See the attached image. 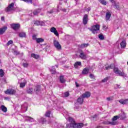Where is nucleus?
Masks as SVG:
<instances>
[{
  "mask_svg": "<svg viewBox=\"0 0 128 128\" xmlns=\"http://www.w3.org/2000/svg\"><path fill=\"white\" fill-rule=\"evenodd\" d=\"M22 66H23L24 68H28V63H24Z\"/></svg>",
  "mask_w": 128,
  "mask_h": 128,
  "instance_id": "obj_48",
  "label": "nucleus"
},
{
  "mask_svg": "<svg viewBox=\"0 0 128 128\" xmlns=\"http://www.w3.org/2000/svg\"><path fill=\"white\" fill-rule=\"evenodd\" d=\"M119 102L121 104H128V99L126 100H118Z\"/></svg>",
  "mask_w": 128,
  "mask_h": 128,
  "instance_id": "obj_14",
  "label": "nucleus"
},
{
  "mask_svg": "<svg viewBox=\"0 0 128 128\" xmlns=\"http://www.w3.org/2000/svg\"><path fill=\"white\" fill-rule=\"evenodd\" d=\"M108 78L106 77V78H104L102 80V82H108Z\"/></svg>",
  "mask_w": 128,
  "mask_h": 128,
  "instance_id": "obj_44",
  "label": "nucleus"
},
{
  "mask_svg": "<svg viewBox=\"0 0 128 128\" xmlns=\"http://www.w3.org/2000/svg\"><path fill=\"white\" fill-rule=\"evenodd\" d=\"M23 2H30V4H32V0H21Z\"/></svg>",
  "mask_w": 128,
  "mask_h": 128,
  "instance_id": "obj_42",
  "label": "nucleus"
},
{
  "mask_svg": "<svg viewBox=\"0 0 128 128\" xmlns=\"http://www.w3.org/2000/svg\"><path fill=\"white\" fill-rule=\"evenodd\" d=\"M50 31L51 32H53V34H55L56 36H59L58 32V30H56V28L54 27L51 28Z\"/></svg>",
  "mask_w": 128,
  "mask_h": 128,
  "instance_id": "obj_9",
  "label": "nucleus"
},
{
  "mask_svg": "<svg viewBox=\"0 0 128 128\" xmlns=\"http://www.w3.org/2000/svg\"><path fill=\"white\" fill-rule=\"evenodd\" d=\"M34 16H36V14H38V13H37L36 10L34 12Z\"/></svg>",
  "mask_w": 128,
  "mask_h": 128,
  "instance_id": "obj_53",
  "label": "nucleus"
},
{
  "mask_svg": "<svg viewBox=\"0 0 128 128\" xmlns=\"http://www.w3.org/2000/svg\"><path fill=\"white\" fill-rule=\"evenodd\" d=\"M120 118V116H114L112 119V122L105 121L104 122V124H111L112 126H116V124H117L116 120H118Z\"/></svg>",
  "mask_w": 128,
  "mask_h": 128,
  "instance_id": "obj_1",
  "label": "nucleus"
},
{
  "mask_svg": "<svg viewBox=\"0 0 128 128\" xmlns=\"http://www.w3.org/2000/svg\"><path fill=\"white\" fill-rule=\"evenodd\" d=\"M77 102L78 104H82L84 102V98L82 97V96H80V97L78 98Z\"/></svg>",
  "mask_w": 128,
  "mask_h": 128,
  "instance_id": "obj_19",
  "label": "nucleus"
},
{
  "mask_svg": "<svg viewBox=\"0 0 128 128\" xmlns=\"http://www.w3.org/2000/svg\"><path fill=\"white\" fill-rule=\"evenodd\" d=\"M56 66V68H58V66Z\"/></svg>",
  "mask_w": 128,
  "mask_h": 128,
  "instance_id": "obj_64",
  "label": "nucleus"
},
{
  "mask_svg": "<svg viewBox=\"0 0 128 128\" xmlns=\"http://www.w3.org/2000/svg\"><path fill=\"white\" fill-rule=\"evenodd\" d=\"M33 40H34V36H33Z\"/></svg>",
  "mask_w": 128,
  "mask_h": 128,
  "instance_id": "obj_63",
  "label": "nucleus"
},
{
  "mask_svg": "<svg viewBox=\"0 0 128 128\" xmlns=\"http://www.w3.org/2000/svg\"><path fill=\"white\" fill-rule=\"evenodd\" d=\"M26 80H24L23 82L20 83V86L22 88L26 86Z\"/></svg>",
  "mask_w": 128,
  "mask_h": 128,
  "instance_id": "obj_26",
  "label": "nucleus"
},
{
  "mask_svg": "<svg viewBox=\"0 0 128 128\" xmlns=\"http://www.w3.org/2000/svg\"><path fill=\"white\" fill-rule=\"evenodd\" d=\"M32 58H36V60H38L40 58V56L34 54H31Z\"/></svg>",
  "mask_w": 128,
  "mask_h": 128,
  "instance_id": "obj_31",
  "label": "nucleus"
},
{
  "mask_svg": "<svg viewBox=\"0 0 128 128\" xmlns=\"http://www.w3.org/2000/svg\"><path fill=\"white\" fill-rule=\"evenodd\" d=\"M88 46H90V44L88 43L82 44L79 46V48H88Z\"/></svg>",
  "mask_w": 128,
  "mask_h": 128,
  "instance_id": "obj_20",
  "label": "nucleus"
},
{
  "mask_svg": "<svg viewBox=\"0 0 128 128\" xmlns=\"http://www.w3.org/2000/svg\"><path fill=\"white\" fill-rule=\"evenodd\" d=\"M88 16L86 14H85L82 18V22L83 24L86 26L88 24Z\"/></svg>",
  "mask_w": 128,
  "mask_h": 128,
  "instance_id": "obj_8",
  "label": "nucleus"
},
{
  "mask_svg": "<svg viewBox=\"0 0 128 128\" xmlns=\"http://www.w3.org/2000/svg\"><path fill=\"white\" fill-rule=\"evenodd\" d=\"M36 12H37V14H39V12H40V9H38L36 10Z\"/></svg>",
  "mask_w": 128,
  "mask_h": 128,
  "instance_id": "obj_52",
  "label": "nucleus"
},
{
  "mask_svg": "<svg viewBox=\"0 0 128 128\" xmlns=\"http://www.w3.org/2000/svg\"><path fill=\"white\" fill-rule=\"evenodd\" d=\"M119 116H120L122 120H124L126 118V114L124 112H122V114H119Z\"/></svg>",
  "mask_w": 128,
  "mask_h": 128,
  "instance_id": "obj_34",
  "label": "nucleus"
},
{
  "mask_svg": "<svg viewBox=\"0 0 128 128\" xmlns=\"http://www.w3.org/2000/svg\"><path fill=\"white\" fill-rule=\"evenodd\" d=\"M14 44V41L10 40L7 42L6 46H10V44Z\"/></svg>",
  "mask_w": 128,
  "mask_h": 128,
  "instance_id": "obj_40",
  "label": "nucleus"
},
{
  "mask_svg": "<svg viewBox=\"0 0 128 128\" xmlns=\"http://www.w3.org/2000/svg\"><path fill=\"white\" fill-rule=\"evenodd\" d=\"M16 10L14 8V3L12 2L8 5V6L5 8V12H10Z\"/></svg>",
  "mask_w": 128,
  "mask_h": 128,
  "instance_id": "obj_3",
  "label": "nucleus"
},
{
  "mask_svg": "<svg viewBox=\"0 0 128 128\" xmlns=\"http://www.w3.org/2000/svg\"><path fill=\"white\" fill-rule=\"evenodd\" d=\"M13 54H15L16 56H18V54H20V52H18V51L16 50H14L13 52Z\"/></svg>",
  "mask_w": 128,
  "mask_h": 128,
  "instance_id": "obj_47",
  "label": "nucleus"
},
{
  "mask_svg": "<svg viewBox=\"0 0 128 128\" xmlns=\"http://www.w3.org/2000/svg\"><path fill=\"white\" fill-rule=\"evenodd\" d=\"M97 116L96 115H94V116H93V118H97Z\"/></svg>",
  "mask_w": 128,
  "mask_h": 128,
  "instance_id": "obj_57",
  "label": "nucleus"
},
{
  "mask_svg": "<svg viewBox=\"0 0 128 128\" xmlns=\"http://www.w3.org/2000/svg\"><path fill=\"white\" fill-rule=\"evenodd\" d=\"M122 128H124V126H122Z\"/></svg>",
  "mask_w": 128,
  "mask_h": 128,
  "instance_id": "obj_62",
  "label": "nucleus"
},
{
  "mask_svg": "<svg viewBox=\"0 0 128 128\" xmlns=\"http://www.w3.org/2000/svg\"><path fill=\"white\" fill-rule=\"evenodd\" d=\"M68 120L70 122V124H74V123H76V122L74 121V118H72V117H69Z\"/></svg>",
  "mask_w": 128,
  "mask_h": 128,
  "instance_id": "obj_33",
  "label": "nucleus"
},
{
  "mask_svg": "<svg viewBox=\"0 0 128 128\" xmlns=\"http://www.w3.org/2000/svg\"><path fill=\"white\" fill-rule=\"evenodd\" d=\"M106 100L110 102V100H114V96H112L110 97H108L106 98Z\"/></svg>",
  "mask_w": 128,
  "mask_h": 128,
  "instance_id": "obj_39",
  "label": "nucleus"
},
{
  "mask_svg": "<svg viewBox=\"0 0 128 128\" xmlns=\"http://www.w3.org/2000/svg\"><path fill=\"white\" fill-rule=\"evenodd\" d=\"M88 72H90V69H88V68H84L82 72V74H88Z\"/></svg>",
  "mask_w": 128,
  "mask_h": 128,
  "instance_id": "obj_21",
  "label": "nucleus"
},
{
  "mask_svg": "<svg viewBox=\"0 0 128 128\" xmlns=\"http://www.w3.org/2000/svg\"><path fill=\"white\" fill-rule=\"evenodd\" d=\"M60 82L61 84H64L66 82V79L64 76H60Z\"/></svg>",
  "mask_w": 128,
  "mask_h": 128,
  "instance_id": "obj_16",
  "label": "nucleus"
},
{
  "mask_svg": "<svg viewBox=\"0 0 128 128\" xmlns=\"http://www.w3.org/2000/svg\"><path fill=\"white\" fill-rule=\"evenodd\" d=\"M8 30L7 26H4L2 28H0V34H4L6 32V30Z\"/></svg>",
  "mask_w": 128,
  "mask_h": 128,
  "instance_id": "obj_13",
  "label": "nucleus"
},
{
  "mask_svg": "<svg viewBox=\"0 0 128 128\" xmlns=\"http://www.w3.org/2000/svg\"><path fill=\"white\" fill-rule=\"evenodd\" d=\"M25 118H26V120H28V122H34V118L28 116H25Z\"/></svg>",
  "mask_w": 128,
  "mask_h": 128,
  "instance_id": "obj_29",
  "label": "nucleus"
},
{
  "mask_svg": "<svg viewBox=\"0 0 128 128\" xmlns=\"http://www.w3.org/2000/svg\"><path fill=\"white\" fill-rule=\"evenodd\" d=\"M45 116L47 117V118H50V111H48L46 112Z\"/></svg>",
  "mask_w": 128,
  "mask_h": 128,
  "instance_id": "obj_38",
  "label": "nucleus"
},
{
  "mask_svg": "<svg viewBox=\"0 0 128 128\" xmlns=\"http://www.w3.org/2000/svg\"><path fill=\"white\" fill-rule=\"evenodd\" d=\"M114 8H116V10H120V6L118 4H115Z\"/></svg>",
  "mask_w": 128,
  "mask_h": 128,
  "instance_id": "obj_49",
  "label": "nucleus"
},
{
  "mask_svg": "<svg viewBox=\"0 0 128 128\" xmlns=\"http://www.w3.org/2000/svg\"><path fill=\"white\" fill-rule=\"evenodd\" d=\"M100 26L98 24L94 25L91 27V28H89L90 30L94 34H98V32L100 30Z\"/></svg>",
  "mask_w": 128,
  "mask_h": 128,
  "instance_id": "obj_4",
  "label": "nucleus"
},
{
  "mask_svg": "<svg viewBox=\"0 0 128 128\" xmlns=\"http://www.w3.org/2000/svg\"><path fill=\"white\" fill-rule=\"evenodd\" d=\"M76 86L77 88H78L80 86V85H78V82H76Z\"/></svg>",
  "mask_w": 128,
  "mask_h": 128,
  "instance_id": "obj_55",
  "label": "nucleus"
},
{
  "mask_svg": "<svg viewBox=\"0 0 128 128\" xmlns=\"http://www.w3.org/2000/svg\"><path fill=\"white\" fill-rule=\"evenodd\" d=\"M16 91L14 89H8L5 91V94H15Z\"/></svg>",
  "mask_w": 128,
  "mask_h": 128,
  "instance_id": "obj_7",
  "label": "nucleus"
},
{
  "mask_svg": "<svg viewBox=\"0 0 128 128\" xmlns=\"http://www.w3.org/2000/svg\"><path fill=\"white\" fill-rule=\"evenodd\" d=\"M98 38L101 40H104V35L102 34H100L98 35Z\"/></svg>",
  "mask_w": 128,
  "mask_h": 128,
  "instance_id": "obj_37",
  "label": "nucleus"
},
{
  "mask_svg": "<svg viewBox=\"0 0 128 128\" xmlns=\"http://www.w3.org/2000/svg\"><path fill=\"white\" fill-rule=\"evenodd\" d=\"M26 32H20L19 33V36L20 38H26Z\"/></svg>",
  "mask_w": 128,
  "mask_h": 128,
  "instance_id": "obj_30",
  "label": "nucleus"
},
{
  "mask_svg": "<svg viewBox=\"0 0 128 128\" xmlns=\"http://www.w3.org/2000/svg\"><path fill=\"white\" fill-rule=\"evenodd\" d=\"M80 66H82V62H77L74 64V66L76 68H78Z\"/></svg>",
  "mask_w": 128,
  "mask_h": 128,
  "instance_id": "obj_23",
  "label": "nucleus"
},
{
  "mask_svg": "<svg viewBox=\"0 0 128 128\" xmlns=\"http://www.w3.org/2000/svg\"><path fill=\"white\" fill-rule=\"evenodd\" d=\"M84 126L82 123H70L66 124V128H82Z\"/></svg>",
  "mask_w": 128,
  "mask_h": 128,
  "instance_id": "obj_2",
  "label": "nucleus"
},
{
  "mask_svg": "<svg viewBox=\"0 0 128 128\" xmlns=\"http://www.w3.org/2000/svg\"><path fill=\"white\" fill-rule=\"evenodd\" d=\"M120 44L122 48H124L126 46V41L124 40L122 41Z\"/></svg>",
  "mask_w": 128,
  "mask_h": 128,
  "instance_id": "obj_25",
  "label": "nucleus"
},
{
  "mask_svg": "<svg viewBox=\"0 0 128 128\" xmlns=\"http://www.w3.org/2000/svg\"><path fill=\"white\" fill-rule=\"evenodd\" d=\"M62 11L66 12V9H62Z\"/></svg>",
  "mask_w": 128,
  "mask_h": 128,
  "instance_id": "obj_60",
  "label": "nucleus"
},
{
  "mask_svg": "<svg viewBox=\"0 0 128 128\" xmlns=\"http://www.w3.org/2000/svg\"><path fill=\"white\" fill-rule=\"evenodd\" d=\"M34 90L36 94H38L40 92V86H36L35 88L34 89Z\"/></svg>",
  "mask_w": 128,
  "mask_h": 128,
  "instance_id": "obj_18",
  "label": "nucleus"
},
{
  "mask_svg": "<svg viewBox=\"0 0 128 128\" xmlns=\"http://www.w3.org/2000/svg\"><path fill=\"white\" fill-rule=\"evenodd\" d=\"M96 128H102V126H98Z\"/></svg>",
  "mask_w": 128,
  "mask_h": 128,
  "instance_id": "obj_59",
  "label": "nucleus"
},
{
  "mask_svg": "<svg viewBox=\"0 0 128 128\" xmlns=\"http://www.w3.org/2000/svg\"><path fill=\"white\" fill-rule=\"evenodd\" d=\"M1 20H4V18L2 17Z\"/></svg>",
  "mask_w": 128,
  "mask_h": 128,
  "instance_id": "obj_58",
  "label": "nucleus"
},
{
  "mask_svg": "<svg viewBox=\"0 0 128 128\" xmlns=\"http://www.w3.org/2000/svg\"><path fill=\"white\" fill-rule=\"evenodd\" d=\"M114 88L118 90V88H120V86L118 84H116L114 86Z\"/></svg>",
  "mask_w": 128,
  "mask_h": 128,
  "instance_id": "obj_43",
  "label": "nucleus"
},
{
  "mask_svg": "<svg viewBox=\"0 0 128 128\" xmlns=\"http://www.w3.org/2000/svg\"><path fill=\"white\" fill-rule=\"evenodd\" d=\"M11 26L13 30H18L20 28V24H12Z\"/></svg>",
  "mask_w": 128,
  "mask_h": 128,
  "instance_id": "obj_11",
  "label": "nucleus"
},
{
  "mask_svg": "<svg viewBox=\"0 0 128 128\" xmlns=\"http://www.w3.org/2000/svg\"><path fill=\"white\" fill-rule=\"evenodd\" d=\"M54 46H55L56 48L58 50H62V45H60L58 41L57 40H54Z\"/></svg>",
  "mask_w": 128,
  "mask_h": 128,
  "instance_id": "obj_6",
  "label": "nucleus"
},
{
  "mask_svg": "<svg viewBox=\"0 0 128 128\" xmlns=\"http://www.w3.org/2000/svg\"><path fill=\"white\" fill-rule=\"evenodd\" d=\"M80 58L82 60H86V55L83 52H80Z\"/></svg>",
  "mask_w": 128,
  "mask_h": 128,
  "instance_id": "obj_17",
  "label": "nucleus"
},
{
  "mask_svg": "<svg viewBox=\"0 0 128 128\" xmlns=\"http://www.w3.org/2000/svg\"><path fill=\"white\" fill-rule=\"evenodd\" d=\"M4 76V70L2 69H0V76L2 78Z\"/></svg>",
  "mask_w": 128,
  "mask_h": 128,
  "instance_id": "obj_35",
  "label": "nucleus"
},
{
  "mask_svg": "<svg viewBox=\"0 0 128 128\" xmlns=\"http://www.w3.org/2000/svg\"><path fill=\"white\" fill-rule=\"evenodd\" d=\"M22 110H24V112H26L28 110V104L26 103H24L22 106Z\"/></svg>",
  "mask_w": 128,
  "mask_h": 128,
  "instance_id": "obj_22",
  "label": "nucleus"
},
{
  "mask_svg": "<svg viewBox=\"0 0 128 128\" xmlns=\"http://www.w3.org/2000/svg\"><path fill=\"white\" fill-rule=\"evenodd\" d=\"M34 24H35V26H40V22L35 21Z\"/></svg>",
  "mask_w": 128,
  "mask_h": 128,
  "instance_id": "obj_41",
  "label": "nucleus"
},
{
  "mask_svg": "<svg viewBox=\"0 0 128 128\" xmlns=\"http://www.w3.org/2000/svg\"><path fill=\"white\" fill-rule=\"evenodd\" d=\"M111 2H114V0H110Z\"/></svg>",
  "mask_w": 128,
  "mask_h": 128,
  "instance_id": "obj_61",
  "label": "nucleus"
},
{
  "mask_svg": "<svg viewBox=\"0 0 128 128\" xmlns=\"http://www.w3.org/2000/svg\"><path fill=\"white\" fill-rule=\"evenodd\" d=\"M98 2H100V4H102L106 6V2L104 0H98Z\"/></svg>",
  "mask_w": 128,
  "mask_h": 128,
  "instance_id": "obj_36",
  "label": "nucleus"
},
{
  "mask_svg": "<svg viewBox=\"0 0 128 128\" xmlns=\"http://www.w3.org/2000/svg\"><path fill=\"white\" fill-rule=\"evenodd\" d=\"M90 78H94V76L92 74H90Z\"/></svg>",
  "mask_w": 128,
  "mask_h": 128,
  "instance_id": "obj_50",
  "label": "nucleus"
},
{
  "mask_svg": "<svg viewBox=\"0 0 128 128\" xmlns=\"http://www.w3.org/2000/svg\"><path fill=\"white\" fill-rule=\"evenodd\" d=\"M1 110L2 112H6L8 111V108L4 105L1 106Z\"/></svg>",
  "mask_w": 128,
  "mask_h": 128,
  "instance_id": "obj_27",
  "label": "nucleus"
},
{
  "mask_svg": "<svg viewBox=\"0 0 128 128\" xmlns=\"http://www.w3.org/2000/svg\"><path fill=\"white\" fill-rule=\"evenodd\" d=\"M54 12V9H53L52 10H51L50 11H48V12L49 14H53Z\"/></svg>",
  "mask_w": 128,
  "mask_h": 128,
  "instance_id": "obj_51",
  "label": "nucleus"
},
{
  "mask_svg": "<svg viewBox=\"0 0 128 128\" xmlns=\"http://www.w3.org/2000/svg\"><path fill=\"white\" fill-rule=\"evenodd\" d=\"M87 12H90V8H88L86 10Z\"/></svg>",
  "mask_w": 128,
  "mask_h": 128,
  "instance_id": "obj_56",
  "label": "nucleus"
},
{
  "mask_svg": "<svg viewBox=\"0 0 128 128\" xmlns=\"http://www.w3.org/2000/svg\"><path fill=\"white\" fill-rule=\"evenodd\" d=\"M81 96H82V98H88L90 96V92H86L84 94H82Z\"/></svg>",
  "mask_w": 128,
  "mask_h": 128,
  "instance_id": "obj_10",
  "label": "nucleus"
},
{
  "mask_svg": "<svg viewBox=\"0 0 128 128\" xmlns=\"http://www.w3.org/2000/svg\"><path fill=\"white\" fill-rule=\"evenodd\" d=\"M110 16H112V12L110 11H108L106 12V20H108L110 18Z\"/></svg>",
  "mask_w": 128,
  "mask_h": 128,
  "instance_id": "obj_12",
  "label": "nucleus"
},
{
  "mask_svg": "<svg viewBox=\"0 0 128 128\" xmlns=\"http://www.w3.org/2000/svg\"><path fill=\"white\" fill-rule=\"evenodd\" d=\"M26 92L27 94H34V88H27Z\"/></svg>",
  "mask_w": 128,
  "mask_h": 128,
  "instance_id": "obj_15",
  "label": "nucleus"
},
{
  "mask_svg": "<svg viewBox=\"0 0 128 128\" xmlns=\"http://www.w3.org/2000/svg\"><path fill=\"white\" fill-rule=\"evenodd\" d=\"M114 64H111L110 66H106L105 70H110V68H114Z\"/></svg>",
  "mask_w": 128,
  "mask_h": 128,
  "instance_id": "obj_32",
  "label": "nucleus"
},
{
  "mask_svg": "<svg viewBox=\"0 0 128 128\" xmlns=\"http://www.w3.org/2000/svg\"><path fill=\"white\" fill-rule=\"evenodd\" d=\"M64 96H66V98H68V96H70V93L68 92H66L64 94Z\"/></svg>",
  "mask_w": 128,
  "mask_h": 128,
  "instance_id": "obj_46",
  "label": "nucleus"
},
{
  "mask_svg": "<svg viewBox=\"0 0 128 128\" xmlns=\"http://www.w3.org/2000/svg\"><path fill=\"white\" fill-rule=\"evenodd\" d=\"M102 28H103L104 30H108V26H106V25H103Z\"/></svg>",
  "mask_w": 128,
  "mask_h": 128,
  "instance_id": "obj_45",
  "label": "nucleus"
},
{
  "mask_svg": "<svg viewBox=\"0 0 128 128\" xmlns=\"http://www.w3.org/2000/svg\"><path fill=\"white\" fill-rule=\"evenodd\" d=\"M114 72L116 74H118L120 76H124V78H126V74H124V72H122V71L120 70L118 68H114Z\"/></svg>",
  "mask_w": 128,
  "mask_h": 128,
  "instance_id": "obj_5",
  "label": "nucleus"
},
{
  "mask_svg": "<svg viewBox=\"0 0 128 128\" xmlns=\"http://www.w3.org/2000/svg\"><path fill=\"white\" fill-rule=\"evenodd\" d=\"M36 40L38 44L44 42V40L42 38H36Z\"/></svg>",
  "mask_w": 128,
  "mask_h": 128,
  "instance_id": "obj_24",
  "label": "nucleus"
},
{
  "mask_svg": "<svg viewBox=\"0 0 128 128\" xmlns=\"http://www.w3.org/2000/svg\"><path fill=\"white\" fill-rule=\"evenodd\" d=\"M50 72L52 74H56V68H54V66H52L51 68H50Z\"/></svg>",
  "mask_w": 128,
  "mask_h": 128,
  "instance_id": "obj_28",
  "label": "nucleus"
},
{
  "mask_svg": "<svg viewBox=\"0 0 128 128\" xmlns=\"http://www.w3.org/2000/svg\"><path fill=\"white\" fill-rule=\"evenodd\" d=\"M40 26H44V22H40Z\"/></svg>",
  "mask_w": 128,
  "mask_h": 128,
  "instance_id": "obj_54",
  "label": "nucleus"
}]
</instances>
